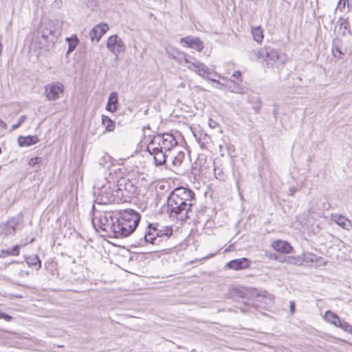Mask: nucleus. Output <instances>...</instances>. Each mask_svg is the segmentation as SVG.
<instances>
[{"label":"nucleus","instance_id":"1","mask_svg":"<svg viewBox=\"0 0 352 352\" xmlns=\"http://www.w3.org/2000/svg\"><path fill=\"white\" fill-rule=\"evenodd\" d=\"M195 193L188 188L179 187L171 192L167 205L170 217L183 221L189 218Z\"/></svg>","mask_w":352,"mask_h":352},{"label":"nucleus","instance_id":"2","mask_svg":"<svg viewBox=\"0 0 352 352\" xmlns=\"http://www.w3.org/2000/svg\"><path fill=\"white\" fill-rule=\"evenodd\" d=\"M140 220V214L132 209L120 212L119 218L111 224L104 225L103 230L112 232L116 237H126L132 234Z\"/></svg>","mask_w":352,"mask_h":352},{"label":"nucleus","instance_id":"3","mask_svg":"<svg viewBox=\"0 0 352 352\" xmlns=\"http://www.w3.org/2000/svg\"><path fill=\"white\" fill-rule=\"evenodd\" d=\"M96 190L95 193L98 194V199L102 204L120 202V196L119 191H116L115 182L105 180V183L100 186V184L96 183L95 185Z\"/></svg>","mask_w":352,"mask_h":352},{"label":"nucleus","instance_id":"4","mask_svg":"<svg viewBox=\"0 0 352 352\" xmlns=\"http://www.w3.org/2000/svg\"><path fill=\"white\" fill-rule=\"evenodd\" d=\"M257 57L262 58L267 65L272 67L281 66L287 60V56L285 54L280 53L277 50L267 45L258 50Z\"/></svg>","mask_w":352,"mask_h":352},{"label":"nucleus","instance_id":"5","mask_svg":"<svg viewBox=\"0 0 352 352\" xmlns=\"http://www.w3.org/2000/svg\"><path fill=\"white\" fill-rule=\"evenodd\" d=\"M116 191H119L120 202L126 201V199L133 197L137 190V188L132 181L126 178L120 179L116 184Z\"/></svg>","mask_w":352,"mask_h":352},{"label":"nucleus","instance_id":"6","mask_svg":"<svg viewBox=\"0 0 352 352\" xmlns=\"http://www.w3.org/2000/svg\"><path fill=\"white\" fill-rule=\"evenodd\" d=\"M183 60L186 63L188 64L187 68L189 70L196 73L197 75L206 80L209 78L208 76H206V75L210 74L211 69L204 63L187 54L184 55Z\"/></svg>","mask_w":352,"mask_h":352},{"label":"nucleus","instance_id":"7","mask_svg":"<svg viewBox=\"0 0 352 352\" xmlns=\"http://www.w3.org/2000/svg\"><path fill=\"white\" fill-rule=\"evenodd\" d=\"M150 142L155 144V146H162L166 151H170L177 144L175 136L171 133L157 134L155 135Z\"/></svg>","mask_w":352,"mask_h":352},{"label":"nucleus","instance_id":"8","mask_svg":"<svg viewBox=\"0 0 352 352\" xmlns=\"http://www.w3.org/2000/svg\"><path fill=\"white\" fill-rule=\"evenodd\" d=\"M146 151L153 156V161L156 166L165 164L168 157L166 155V152L167 151L162 148V146L159 147L158 146H155V144L149 142L146 146Z\"/></svg>","mask_w":352,"mask_h":352},{"label":"nucleus","instance_id":"9","mask_svg":"<svg viewBox=\"0 0 352 352\" xmlns=\"http://www.w3.org/2000/svg\"><path fill=\"white\" fill-rule=\"evenodd\" d=\"M64 86L61 82L50 83L45 87V95L49 100H56L60 98L63 92Z\"/></svg>","mask_w":352,"mask_h":352},{"label":"nucleus","instance_id":"10","mask_svg":"<svg viewBox=\"0 0 352 352\" xmlns=\"http://www.w3.org/2000/svg\"><path fill=\"white\" fill-rule=\"evenodd\" d=\"M107 47L116 55L124 52L126 50L125 44L116 34L109 37Z\"/></svg>","mask_w":352,"mask_h":352},{"label":"nucleus","instance_id":"11","mask_svg":"<svg viewBox=\"0 0 352 352\" xmlns=\"http://www.w3.org/2000/svg\"><path fill=\"white\" fill-rule=\"evenodd\" d=\"M180 43L184 47H190L199 52L204 49V43L199 38L186 36L180 39Z\"/></svg>","mask_w":352,"mask_h":352},{"label":"nucleus","instance_id":"12","mask_svg":"<svg viewBox=\"0 0 352 352\" xmlns=\"http://www.w3.org/2000/svg\"><path fill=\"white\" fill-rule=\"evenodd\" d=\"M109 30L107 23H100L96 25L89 32V36L92 41L98 42L102 35Z\"/></svg>","mask_w":352,"mask_h":352},{"label":"nucleus","instance_id":"13","mask_svg":"<svg viewBox=\"0 0 352 352\" xmlns=\"http://www.w3.org/2000/svg\"><path fill=\"white\" fill-rule=\"evenodd\" d=\"M331 220L346 230H350L352 228L351 221L341 214H332L331 215Z\"/></svg>","mask_w":352,"mask_h":352},{"label":"nucleus","instance_id":"14","mask_svg":"<svg viewBox=\"0 0 352 352\" xmlns=\"http://www.w3.org/2000/svg\"><path fill=\"white\" fill-rule=\"evenodd\" d=\"M272 247L274 250L283 254H289L293 250L288 242L282 240L274 241L272 244Z\"/></svg>","mask_w":352,"mask_h":352},{"label":"nucleus","instance_id":"15","mask_svg":"<svg viewBox=\"0 0 352 352\" xmlns=\"http://www.w3.org/2000/svg\"><path fill=\"white\" fill-rule=\"evenodd\" d=\"M250 265V261L248 258H242L239 259H234L230 261L228 264L227 267L230 269L234 270H239L246 269Z\"/></svg>","mask_w":352,"mask_h":352},{"label":"nucleus","instance_id":"16","mask_svg":"<svg viewBox=\"0 0 352 352\" xmlns=\"http://www.w3.org/2000/svg\"><path fill=\"white\" fill-rule=\"evenodd\" d=\"M207 79H208V80L216 82L218 85L220 86L219 89H221L223 87H225L226 89H227L228 90H229L230 91L233 92V93H237V94L243 93L242 88L239 87L238 85H234V82L232 80H230V83L233 84L234 85L231 86L230 84L224 85L216 79H213V78H207Z\"/></svg>","mask_w":352,"mask_h":352},{"label":"nucleus","instance_id":"17","mask_svg":"<svg viewBox=\"0 0 352 352\" xmlns=\"http://www.w3.org/2000/svg\"><path fill=\"white\" fill-rule=\"evenodd\" d=\"M118 100V96L117 92H111L108 98V102L106 106V109L111 113L116 111Z\"/></svg>","mask_w":352,"mask_h":352},{"label":"nucleus","instance_id":"18","mask_svg":"<svg viewBox=\"0 0 352 352\" xmlns=\"http://www.w3.org/2000/svg\"><path fill=\"white\" fill-rule=\"evenodd\" d=\"M38 142V138L36 135H28L26 137L20 136L18 139V143L20 146H28L34 144Z\"/></svg>","mask_w":352,"mask_h":352},{"label":"nucleus","instance_id":"19","mask_svg":"<svg viewBox=\"0 0 352 352\" xmlns=\"http://www.w3.org/2000/svg\"><path fill=\"white\" fill-rule=\"evenodd\" d=\"M251 33L254 40L258 44H261L263 40V30L261 25L252 26Z\"/></svg>","mask_w":352,"mask_h":352},{"label":"nucleus","instance_id":"20","mask_svg":"<svg viewBox=\"0 0 352 352\" xmlns=\"http://www.w3.org/2000/svg\"><path fill=\"white\" fill-rule=\"evenodd\" d=\"M324 318L327 322L332 324L335 327H338V324H339L341 320L336 314L331 311H327L325 312Z\"/></svg>","mask_w":352,"mask_h":352},{"label":"nucleus","instance_id":"21","mask_svg":"<svg viewBox=\"0 0 352 352\" xmlns=\"http://www.w3.org/2000/svg\"><path fill=\"white\" fill-rule=\"evenodd\" d=\"M20 246L16 245L12 249L0 250V257H6L8 256H18L19 254Z\"/></svg>","mask_w":352,"mask_h":352},{"label":"nucleus","instance_id":"22","mask_svg":"<svg viewBox=\"0 0 352 352\" xmlns=\"http://www.w3.org/2000/svg\"><path fill=\"white\" fill-rule=\"evenodd\" d=\"M102 124L107 131L111 132L115 129L116 123L107 116H102Z\"/></svg>","mask_w":352,"mask_h":352},{"label":"nucleus","instance_id":"23","mask_svg":"<svg viewBox=\"0 0 352 352\" xmlns=\"http://www.w3.org/2000/svg\"><path fill=\"white\" fill-rule=\"evenodd\" d=\"M184 153L183 152H179L177 154L176 156L173 157L171 162V167L170 168L173 170H175L178 167L182 164L184 159Z\"/></svg>","mask_w":352,"mask_h":352},{"label":"nucleus","instance_id":"24","mask_svg":"<svg viewBox=\"0 0 352 352\" xmlns=\"http://www.w3.org/2000/svg\"><path fill=\"white\" fill-rule=\"evenodd\" d=\"M65 40L68 43V50L66 53V54L68 55L76 49L79 41L76 36L67 37Z\"/></svg>","mask_w":352,"mask_h":352},{"label":"nucleus","instance_id":"25","mask_svg":"<svg viewBox=\"0 0 352 352\" xmlns=\"http://www.w3.org/2000/svg\"><path fill=\"white\" fill-rule=\"evenodd\" d=\"M157 234L156 232H154L153 230V228L148 227V232H145L144 234V240L146 243H150L152 244L156 243V238Z\"/></svg>","mask_w":352,"mask_h":352},{"label":"nucleus","instance_id":"26","mask_svg":"<svg viewBox=\"0 0 352 352\" xmlns=\"http://www.w3.org/2000/svg\"><path fill=\"white\" fill-rule=\"evenodd\" d=\"M153 230L154 232H156L157 236H169L173 233V230L170 227H164L160 230L153 228Z\"/></svg>","mask_w":352,"mask_h":352},{"label":"nucleus","instance_id":"27","mask_svg":"<svg viewBox=\"0 0 352 352\" xmlns=\"http://www.w3.org/2000/svg\"><path fill=\"white\" fill-rule=\"evenodd\" d=\"M302 258L307 263H316L318 262L321 258L314 254L306 252L303 253Z\"/></svg>","mask_w":352,"mask_h":352},{"label":"nucleus","instance_id":"28","mask_svg":"<svg viewBox=\"0 0 352 352\" xmlns=\"http://www.w3.org/2000/svg\"><path fill=\"white\" fill-rule=\"evenodd\" d=\"M99 163L104 168H109L112 165V158L109 155L105 153L100 159Z\"/></svg>","mask_w":352,"mask_h":352},{"label":"nucleus","instance_id":"29","mask_svg":"<svg viewBox=\"0 0 352 352\" xmlns=\"http://www.w3.org/2000/svg\"><path fill=\"white\" fill-rule=\"evenodd\" d=\"M338 23H339L340 29L344 30L343 34H345V32H344L345 31H348V33L349 34H351V32L350 30V27H349V22L348 21V19H340L339 20Z\"/></svg>","mask_w":352,"mask_h":352},{"label":"nucleus","instance_id":"30","mask_svg":"<svg viewBox=\"0 0 352 352\" xmlns=\"http://www.w3.org/2000/svg\"><path fill=\"white\" fill-rule=\"evenodd\" d=\"M26 262L29 266H35L38 265V268H40L41 266V261L39 260L38 257L36 255L28 258Z\"/></svg>","mask_w":352,"mask_h":352},{"label":"nucleus","instance_id":"31","mask_svg":"<svg viewBox=\"0 0 352 352\" xmlns=\"http://www.w3.org/2000/svg\"><path fill=\"white\" fill-rule=\"evenodd\" d=\"M3 232H4L5 235L14 234L15 232L14 225L8 223L7 224L4 225Z\"/></svg>","mask_w":352,"mask_h":352},{"label":"nucleus","instance_id":"32","mask_svg":"<svg viewBox=\"0 0 352 352\" xmlns=\"http://www.w3.org/2000/svg\"><path fill=\"white\" fill-rule=\"evenodd\" d=\"M213 166H214V168H213L214 174L216 178L218 179H223V173L222 169L217 167L215 162H214Z\"/></svg>","mask_w":352,"mask_h":352},{"label":"nucleus","instance_id":"33","mask_svg":"<svg viewBox=\"0 0 352 352\" xmlns=\"http://www.w3.org/2000/svg\"><path fill=\"white\" fill-rule=\"evenodd\" d=\"M25 119L26 116L25 115L21 116L19 118L18 122L12 126V130L18 129L21 126V124L25 120Z\"/></svg>","mask_w":352,"mask_h":352},{"label":"nucleus","instance_id":"34","mask_svg":"<svg viewBox=\"0 0 352 352\" xmlns=\"http://www.w3.org/2000/svg\"><path fill=\"white\" fill-rule=\"evenodd\" d=\"M41 161V159L40 157H32V158L30 159V160L28 162V164L30 166L34 167L36 164H38Z\"/></svg>","mask_w":352,"mask_h":352},{"label":"nucleus","instance_id":"35","mask_svg":"<svg viewBox=\"0 0 352 352\" xmlns=\"http://www.w3.org/2000/svg\"><path fill=\"white\" fill-rule=\"evenodd\" d=\"M349 325L350 324L348 322H346L344 320H340V323L338 324L337 327H340L346 331V329L349 328Z\"/></svg>","mask_w":352,"mask_h":352},{"label":"nucleus","instance_id":"36","mask_svg":"<svg viewBox=\"0 0 352 352\" xmlns=\"http://www.w3.org/2000/svg\"><path fill=\"white\" fill-rule=\"evenodd\" d=\"M283 262H285L289 264L296 265L297 263V259L293 256H289L286 258Z\"/></svg>","mask_w":352,"mask_h":352},{"label":"nucleus","instance_id":"37","mask_svg":"<svg viewBox=\"0 0 352 352\" xmlns=\"http://www.w3.org/2000/svg\"><path fill=\"white\" fill-rule=\"evenodd\" d=\"M12 318L11 316L4 314L3 312H0V319H3L6 321L9 322L12 320Z\"/></svg>","mask_w":352,"mask_h":352},{"label":"nucleus","instance_id":"38","mask_svg":"<svg viewBox=\"0 0 352 352\" xmlns=\"http://www.w3.org/2000/svg\"><path fill=\"white\" fill-rule=\"evenodd\" d=\"M208 125L211 129H215L217 126L218 124L217 122L210 118L208 120Z\"/></svg>","mask_w":352,"mask_h":352},{"label":"nucleus","instance_id":"39","mask_svg":"<svg viewBox=\"0 0 352 352\" xmlns=\"http://www.w3.org/2000/svg\"><path fill=\"white\" fill-rule=\"evenodd\" d=\"M241 72L239 70L234 72V73L232 74V76L236 78H239L241 77Z\"/></svg>","mask_w":352,"mask_h":352},{"label":"nucleus","instance_id":"40","mask_svg":"<svg viewBox=\"0 0 352 352\" xmlns=\"http://www.w3.org/2000/svg\"><path fill=\"white\" fill-rule=\"evenodd\" d=\"M346 2H348V0H340L339 2H338V7L340 8L342 5L343 7H344V6H345Z\"/></svg>","mask_w":352,"mask_h":352},{"label":"nucleus","instance_id":"41","mask_svg":"<svg viewBox=\"0 0 352 352\" xmlns=\"http://www.w3.org/2000/svg\"><path fill=\"white\" fill-rule=\"evenodd\" d=\"M290 310H291V312L294 311V302H290Z\"/></svg>","mask_w":352,"mask_h":352},{"label":"nucleus","instance_id":"42","mask_svg":"<svg viewBox=\"0 0 352 352\" xmlns=\"http://www.w3.org/2000/svg\"><path fill=\"white\" fill-rule=\"evenodd\" d=\"M0 126L2 128H5L6 126V124L0 119Z\"/></svg>","mask_w":352,"mask_h":352},{"label":"nucleus","instance_id":"43","mask_svg":"<svg viewBox=\"0 0 352 352\" xmlns=\"http://www.w3.org/2000/svg\"><path fill=\"white\" fill-rule=\"evenodd\" d=\"M346 331L352 335V326L351 324L349 325V328L346 329Z\"/></svg>","mask_w":352,"mask_h":352},{"label":"nucleus","instance_id":"44","mask_svg":"<svg viewBox=\"0 0 352 352\" xmlns=\"http://www.w3.org/2000/svg\"><path fill=\"white\" fill-rule=\"evenodd\" d=\"M36 3L38 5V4H43V2L45 1V0H35Z\"/></svg>","mask_w":352,"mask_h":352},{"label":"nucleus","instance_id":"45","mask_svg":"<svg viewBox=\"0 0 352 352\" xmlns=\"http://www.w3.org/2000/svg\"><path fill=\"white\" fill-rule=\"evenodd\" d=\"M289 191H290V195H293L294 194V192H296V190H295V189H294V188H291V189L289 190Z\"/></svg>","mask_w":352,"mask_h":352},{"label":"nucleus","instance_id":"46","mask_svg":"<svg viewBox=\"0 0 352 352\" xmlns=\"http://www.w3.org/2000/svg\"><path fill=\"white\" fill-rule=\"evenodd\" d=\"M41 36L44 40H46L47 38V35L45 33H43Z\"/></svg>","mask_w":352,"mask_h":352}]
</instances>
